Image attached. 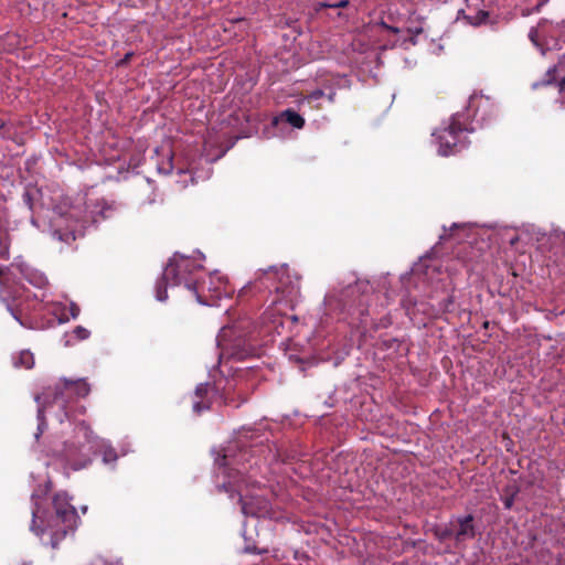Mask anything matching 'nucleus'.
<instances>
[{
	"mask_svg": "<svg viewBox=\"0 0 565 565\" xmlns=\"http://www.w3.org/2000/svg\"><path fill=\"white\" fill-rule=\"evenodd\" d=\"M463 131V127L459 121L452 118L450 125L438 136L440 152L449 156L456 152L459 140V134Z\"/></svg>",
	"mask_w": 565,
	"mask_h": 565,
	"instance_id": "1a4fd4ad",
	"label": "nucleus"
},
{
	"mask_svg": "<svg viewBox=\"0 0 565 565\" xmlns=\"http://www.w3.org/2000/svg\"><path fill=\"white\" fill-rule=\"evenodd\" d=\"M179 175H180V180L178 181L179 183H181V185L183 188H185L188 185V181H186V177L189 175L190 179H191V182L193 183L194 182V179L193 177L191 175V173H189L188 171H183V170H180L179 171Z\"/></svg>",
	"mask_w": 565,
	"mask_h": 565,
	"instance_id": "5701e85b",
	"label": "nucleus"
},
{
	"mask_svg": "<svg viewBox=\"0 0 565 565\" xmlns=\"http://www.w3.org/2000/svg\"><path fill=\"white\" fill-rule=\"evenodd\" d=\"M326 96V93L322 90V89H316L311 93H309L305 99L309 103V104H313L316 102H318L320 98L324 97Z\"/></svg>",
	"mask_w": 565,
	"mask_h": 565,
	"instance_id": "aec40b11",
	"label": "nucleus"
},
{
	"mask_svg": "<svg viewBox=\"0 0 565 565\" xmlns=\"http://www.w3.org/2000/svg\"><path fill=\"white\" fill-rule=\"evenodd\" d=\"M20 273L22 276L32 285L36 287H42L45 285V277L38 273H29V268H23L22 266H19Z\"/></svg>",
	"mask_w": 565,
	"mask_h": 565,
	"instance_id": "4468645a",
	"label": "nucleus"
},
{
	"mask_svg": "<svg viewBox=\"0 0 565 565\" xmlns=\"http://www.w3.org/2000/svg\"><path fill=\"white\" fill-rule=\"evenodd\" d=\"M452 535V532H448V531H444L441 534H440V539L441 540H445L446 537Z\"/></svg>",
	"mask_w": 565,
	"mask_h": 565,
	"instance_id": "2f4dec72",
	"label": "nucleus"
},
{
	"mask_svg": "<svg viewBox=\"0 0 565 565\" xmlns=\"http://www.w3.org/2000/svg\"><path fill=\"white\" fill-rule=\"evenodd\" d=\"M457 525L458 527L454 532V536L457 542H463L475 536V529L471 515L458 519Z\"/></svg>",
	"mask_w": 565,
	"mask_h": 565,
	"instance_id": "9b49d317",
	"label": "nucleus"
},
{
	"mask_svg": "<svg viewBox=\"0 0 565 565\" xmlns=\"http://www.w3.org/2000/svg\"><path fill=\"white\" fill-rule=\"evenodd\" d=\"M210 390L211 385L209 383H201L196 386L192 396V408L195 414L200 415L210 408L211 402L207 398Z\"/></svg>",
	"mask_w": 565,
	"mask_h": 565,
	"instance_id": "9d476101",
	"label": "nucleus"
},
{
	"mask_svg": "<svg viewBox=\"0 0 565 565\" xmlns=\"http://www.w3.org/2000/svg\"><path fill=\"white\" fill-rule=\"evenodd\" d=\"M6 124L4 122H1L0 124V132L2 131V129L4 128Z\"/></svg>",
	"mask_w": 565,
	"mask_h": 565,
	"instance_id": "c9c22d12",
	"label": "nucleus"
},
{
	"mask_svg": "<svg viewBox=\"0 0 565 565\" xmlns=\"http://www.w3.org/2000/svg\"><path fill=\"white\" fill-rule=\"evenodd\" d=\"M71 313L73 318H76L79 315V308L75 305H71Z\"/></svg>",
	"mask_w": 565,
	"mask_h": 565,
	"instance_id": "cd10ccee",
	"label": "nucleus"
},
{
	"mask_svg": "<svg viewBox=\"0 0 565 565\" xmlns=\"http://www.w3.org/2000/svg\"><path fill=\"white\" fill-rule=\"evenodd\" d=\"M503 503H504V507L507 509H510L512 507V504H513V498L512 497H505L503 499Z\"/></svg>",
	"mask_w": 565,
	"mask_h": 565,
	"instance_id": "c85d7f7f",
	"label": "nucleus"
},
{
	"mask_svg": "<svg viewBox=\"0 0 565 565\" xmlns=\"http://www.w3.org/2000/svg\"><path fill=\"white\" fill-rule=\"evenodd\" d=\"M231 333L232 328L224 327L217 337V345L221 349L220 360L226 358L243 361L255 354L256 349L246 339L237 338L233 342L227 343L226 340Z\"/></svg>",
	"mask_w": 565,
	"mask_h": 565,
	"instance_id": "0eeeda50",
	"label": "nucleus"
},
{
	"mask_svg": "<svg viewBox=\"0 0 565 565\" xmlns=\"http://www.w3.org/2000/svg\"><path fill=\"white\" fill-rule=\"evenodd\" d=\"M84 221L77 218V211L71 209L65 214H60L52 220V237L58 242L71 244L82 235Z\"/></svg>",
	"mask_w": 565,
	"mask_h": 565,
	"instance_id": "20e7f679",
	"label": "nucleus"
},
{
	"mask_svg": "<svg viewBox=\"0 0 565 565\" xmlns=\"http://www.w3.org/2000/svg\"><path fill=\"white\" fill-rule=\"evenodd\" d=\"M289 269L286 265L280 267L270 266L268 269L264 270L263 275L258 278V282L262 286L268 287L267 281H276L271 286L276 292L282 295H291L294 292L295 286L289 276Z\"/></svg>",
	"mask_w": 565,
	"mask_h": 565,
	"instance_id": "6e6552de",
	"label": "nucleus"
},
{
	"mask_svg": "<svg viewBox=\"0 0 565 565\" xmlns=\"http://www.w3.org/2000/svg\"><path fill=\"white\" fill-rule=\"evenodd\" d=\"M242 510H243V512H244V513H252V514L254 513L253 511H249V510L247 509L246 503H243Z\"/></svg>",
	"mask_w": 565,
	"mask_h": 565,
	"instance_id": "473e14b6",
	"label": "nucleus"
},
{
	"mask_svg": "<svg viewBox=\"0 0 565 565\" xmlns=\"http://www.w3.org/2000/svg\"><path fill=\"white\" fill-rule=\"evenodd\" d=\"M34 364L33 354L29 351H23L20 353L18 360L15 361V365L23 366L25 369H31Z\"/></svg>",
	"mask_w": 565,
	"mask_h": 565,
	"instance_id": "f3484780",
	"label": "nucleus"
},
{
	"mask_svg": "<svg viewBox=\"0 0 565 565\" xmlns=\"http://www.w3.org/2000/svg\"><path fill=\"white\" fill-rule=\"evenodd\" d=\"M35 401H36L38 403H40V396H36V397H35Z\"/></svg>",
	"mask_w": 565,
	"mask_h": 565,
	"instance_id": "4c0bfd02",
	"label": "nucleus"
},
{
	"mask_svg": "<svg viewBox=\"0 0 565 565\" xmlns=\"http://www.w3.org/2000/svg\"><path fill=\"white\" fill-rule=\"evenodd\" d=\"M454 296L452 295H449L447 298H445L443 301H440L439 303V310L441 312H450L454 310Z\"/></svg>",
	"mask_w": 565,
	"mask_h": 565,
	"instance_id": "6ab92c4d",
	"label": "nucleus"
},
{
	"mask_svg": "<svg viewBox=\"0 0 565 565\" xmlns=\"http://www.w3.org/2000/svg\"><path fill=\"white\" fill-rule=\"evenodd\" d=\"M171 285V281H166L163 275L156 284V297L159 301H164L168 298L167 286Z\"/></svg>",
	"mask_w": 565,
	"mask_h": 565,
	"instance_id": "dca6fc26",
	"label": "nucleus"
},
{
	"mask_svg": "<svg viewBox=\"0 0 565 565\" xmlns=\"http://www.w3.org/2000/svg\"><path fill=\"white\" fill-rule=\"evenodd\" d=\"M90 393V386L85 379H62L53 387V401L66 409L67 404L77 398H84Z\"/></svg>",
	"mask_w": 565,
	"mask_h": 565,
	"instance_id": "423d86ee",
	"label": "nucleus"
},
{
	"mask_svg": "<svg viewBox=\"0 0 565 565\" xmlns=\"http://www.w3.org/2000/svg\"><path fill=\"white\" fill-rule=\"evenodd\" d=\"M132 56H134L132 52L126 53L125 56L117 63V66H125V65H127L130 62Z\"/></svg>",
	"mask_w": 565,
	"mask_h": 565,
	"instance_id": "b1692460",
	"label": "nucleus"
},
{
	"mask_svg": "<svg viewBox=\"0 0 565 565\" xmlns=\"http://www.w3.org/2000/svg\"><path fill=\"white\" fill-rule=\"evenodd\" d=\"M330 6H332L331 3H327V2H320L319 3V8H330Z\"/></svg>",
	"mask_w": 565,
	"mask_h": 565,
	"instance_id": "72a5a7b5",
	"label": "nucleus"
},
{
	"mask_svg": "<svg viewBox=\"0 0 565 565\" xmlns=\"http://www.w3.org/2000/svg\"><path fill=\"white\" fill-rule=\"evenodd\" d=\"M349 6V0H341L337 3H332V6H330V8H345Z\"/></svg>",
	"mask_w": 565,
	"mask_h": 565,
	"instance_id": "bb28decb",
	"label": "nucleus"
},
{
	"mask_svg": "<svg viewBox=\"0 0 565 565\" xmlns=\"http://www.w3.org/2000/svg\"><path fill=\"white\" fill-rule=\"evenodd\" d=\"M162 154L164 157V160L162 162H157V170L161 174H170L173 170V153L170 149L164 151L162 149Z\"/></svg>",
	"mask_w": 565,
	"mask_h": 565,
	"instance_id": "ddd939ff",
	"label": "nucleus"
},
{
	"mask_svg": "<svg viewBox=\"0 0 565 565\" xmlns=\"http://www.w3.org/2000/svg\"><path fill=\"white\" fill-rule=\"evenodd\" d=\"M200 268L201 265H198L195 260L182 257L167 265L163 278L166 281H171V285L180 286L183 284L189 290H192L194 281H198L192 276Z\"/></svg>",
	"mask_w": 565,
	"mask_h": 565,
	"instance_id": "39448f33",
	"label": "nucleus"
},
{
	"mask_svg": "<svg viewBox=\"0 0 565 565\" xmlns=\"http://www.w3.org/2000/svg\"><path fill=\"white\" fill-rule=\"evenodd\" d=\"M459 227V225H457L456 223L452 224V226L449 228V232L447 230H445V233L440 236V238L443 239H447V238H450L452 235H454V231L457 230Z\"/></svg>",
	"mask_w": 565,
	"mask_h": 565,
	"instance_id": "a878e982",
	"label": "nucleus"
},
{
	"mask_svg": "<svg viewBox=\"0 0 565 565\" xmlns=\"http://www.w3.org/2000/svg\"><path fill=\"white\" fill-rule=\"evenodd\" d=\"M74 333L76 334V337L79 339V340H85L88 338L89 335V331L87 329H85L84 327H76L74 329Z\"/></svg>",
	"mask_w": 565,
	"mask_h": 565,
	"instance_id": "4be33fe9",
	"label": "nucleus"
},
{
	"mask_svg": "<svg viewBox=\"0 0 565 565\" xmlns=\"http://www.w3.org/2000/svg\"><path fill=\"white\" fill-rule=\"evenodd\" d=\"M192 291L200 303L215 306L222 298L232 297L234 288L225 276L216 271L194 281Z\"/></svg>",
	"mask_w": 565,
	"mask_h": 565,
	"instance_id": "7ed1b4c3",
	"label": "nucleus"
},
{
	"mask_svg": "<svg viewBox=\"0 0 565 565\" xmlns=\"http://www.w3.org/2000/svg\"><path fill=\"white\" fill-rule=\"evenodd\" d=\"M0 258L8 259L9 258V247L6 243L0 239ZM8 284V275L0 267V286H7Z\"/></svg>",
	"mask_w": 565,
	"mask_h": 565,
	"instance_id": "2eb2a0df",
	"label": "nucleus"
},
{
	"mask_svg": "<svg viewBox=\"0 0 565 565\" xmlns=\"http://www.w3.org/2000/svg\"><path fill=\"white\" fill-rule=\"evenodd\" d=\"M214 459H235L236 457L263 458V459H284L279 448L269 444L265 435L257 434L256 430L248 428L238 431V434L224 446L212 449Z\"/></svg>",
	"mask_w": 565,
	"mask_h": 565,
	"instance_id": "f03ea898",
	"label": "nucleus"
},
{
	"mask_svg": "<svg viewBox=\"0 0 565 565\" xmlns=\"http://www.w3.org/2000/svg\"><path fill=\"white\" fill-rule=\"evenodd\" d=\"M49 491V482L45 481L44 488L39 486V489L34 490L32 500L34 501V508L32 510V525L31 530L38 535L43 536L45 532L51 534V545L56 546V542L65 536L68 531L74 530L77 522V515L75 508L70 503L67 493L60 492L54 497L53 503L55 508V514L51 515L49 520L44 519V512L41 511L36 499L41 494H46Z\"/></svg>",
	"mask_w": 565,
	"mask_h": 565,
	"instance_id": "f257e3e1",
	"label": "nucleus"
},
{
	"mask_svg": "<svg viewBox=\"0 0 565 565\" xmlns=\"http://www.w3.org/2000/svg\"><path fill=\"white\" fill-rule=\"evenodd\" d=\"M0 298H2L3 300H6V297L2 296V291L0 290Z\"/></svg>",
	"mask_w": 565,
	"mask_h": 565,
	"instance_id": "e433bc0d",
	"label": "nucleus"
},
{
	"mask_svg": "<svg viewBox=\"0 0 565 565\" xmlns=\"http://www.w3.org/2000/svg\"><path fill=\"white\" fill-rule=\"evenodd\" d=\"M561 89L565 90V77L561 81Z\"/></svg>",
	"mask_w": 565,
	"mask_h": 565,
	"instance_id": "f704fd0d",
	"label": "nucleus"
},
{
	"mask_svg": "<svg viewBox=\"0 0 565 565\" xmlns=\"http://www.w3.org/2000/svg\"><path fill=\"white\" fill-rule=\"evenodd\" d=\"M382 25H383L385 29H387V30L392 31L393 33H397V32H398V29L393 28V26H388V25H387V24H385L384 22H382Z\"/></svg>",
	"mask_w": 565,
	"mask_h": 565,
	"instance_id": "7c9ffc66",
	"label": "nucleus"
},
{
	"mask_svg": "<svg viewBox=\"0 0 565 565\" xmlns=\"http://www.w3.org/2000/svg\"><path fill=\"white\" fill-rule=\"evenodd\" d=\"M360 291V286L359 284H354V285H349L345 290L342 292V300L348 303L349 301H347V298L348 297H351L353 295H355L356 292Z\"/></svg>",
	"mask_w": 565,
	"mask_h": 565,
	"instance_id": "412c9836",
	"label": "nucleus"
},
{
	"mask_svg": "<svg viewBox=\"0 0 565 565\" xmlns=\"http://www.w3.org/2000/svg\"><path fill=\"white\" fill-rule=\"evenodd\" d=\"M38 420H39V424H38V434L35 435L36 438H39L40 434H42L44 428L46 427V419L44 416V407L41 405L38 408Z\"/></svg>",
	"mask_w": 565,
	"mask_h": 565,
	"instance_id": "a211bd4d",
	"label": "nucleus"
},
{
	"mask_svg": "<svg viewBox=\"0 0 565 565\" xmlns=\"http://www.w3.org/2000/svg\"><path fill=\"white\" fill-rule=\"evenodd\" d=\"M276 121H282L290 125L292 128L301 129L305 126L303 117L296 110L288 108L279 114Z\"/></svg>",
	"mask_w": 565,
	"mask_h": 565,
	"instance_id": "f8f14e48",
	"label": "nucleus"
},
{
	"mask_svg": "<svg viewBox=\"0 0 565 565\" xmlns=\"http://www.w3.org/2000/svg\"><path fill=\"white\" fill-rule=\"evenodd\" d=\"M328 100L330 103H333L334 102V97H335V92L334 90H331L328 95H326Z\"/></svg>",
	"mask_w": 565,
	"mask_h": 565,
	"instance_id": "c756f323",
	"label": "nucleus"
},
{
	"mask_svg": "<svg viewBox=\"0 0 565 565\" xmlns=\"http://www.w3.org/2000/svg\"><path fill=\"white\" fill-rule=\"evenodd\" d=\"M489 18V13L487 11H479L477 14V22L476 24H480L486 22V20Z\"/></svg>",
	"mask_w": 565,
	"mask_h": 565,
	"instance_id": "393cba45",
	"label": "nucleus"
}]
</instances>
